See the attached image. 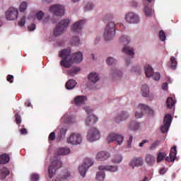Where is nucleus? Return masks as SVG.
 Instances as JSON below:
<instances>
[{
  "instance_id": "nucleus-1",
  "label": "nucleus",
  "mask_w": 181,
  "mask_h": 181,
  "mask_svg": "<svg viewBox=\"0 0 181 181\" xmlns=\"http://www.w3.org/2000/svg\"><path fill=\"white\" fill-rule=\"evenodd\" d=\"M59 57L62 58V60L60 62L61 66L69 69L71 67L74 62L75 63H81L83 62V52H78L71 56V50L70 49H62L59 53Z\"/></svg>"
},
{
  "instance_id": "nucleus-2",
  "label": "nucleus",
  "mask_w": 181,
  "mask_h": 181,
  "mask_svg": "<svg viewBox=\"0 0 181 181\" xmlns=\"http://www.w3.org/2000/svg\"><path fill=\"white\" fill-rule=\"evenodd\" d=\"M119 45L124 46L122 49V52L127 54V56H129V57H126L124 59L126 66H129V64H131V59H134L135 56L134 48L127 45L131 43V37L125 35H122L119 38Z\"/></svg>"
},
{
  "instance_id": "nucleus-3",
  "label": "nucleus",
  "mask_w": 181,
  "mask_h": 181,
  "mask_svg": "<svg viewBox=\"0 0 181 181\" xmlns=\"http://www.w3.org/2000/svg\"><path fill=\"white\" fill-rule=\"evenodd\" d=\"M117 25L120 27L124 26L122 23H115L114 21H110L106 25L103 33V37L105 40H112V39L115 37V35L117 33Z\"/></svg>"
},
{
  "instance_id": "nucleus-4",
  "label": "nucleus",
  "mask_w": 181,
  "mask_h": 181,
  "mask_svg": "<svg viewBox=\"0 0 181 181\" xmlns=\"http://www.w3.org/2000/svg\"><path fill=\"white\" fill-rule=\"evenodd\" d=\"M62 160H60V158H58L57 157H52L51 158V165L48 168V175L49 177L52 179L54 175H56V170L57 169H59V168H62Z\"/></svg>"
},
{
  "instance_id": "nucleus-5",
  "label": "nucleus",
  "mask_w": 181,
  "mask_h": 181,
  "mask_svg": "<svg viewBox=\"0 0 181 181\" xmlns=\"http://www.w3.org/2000/svg\"><path fill=\"white\" fill-rule=\"evenodd\" d=\"M83 110L88 114V116L85 120L86 127H91V125H94L98 122V117L93 113V109H91L90 107L86 106L83 107Z\"/></svg>"
},
{
  "instance_id": "nucleus-6",
  "label": "nucleus",
  "mask_w": 181,
  "mask_h": 181,
  "mask_svg": "<svg viewBox=\"0 0 181 181\" xmlns=\"http://www.w3.org/2000/svg\"><path fill=\"white\" fill-rule=\"evenodd\" d=\"M101 138V132L97 127H90L88 129L86 134V139L88 142H95Z\"/></svg>"
},
{
  "instance_id": "nucleus-7",
  "label": "nucleus",
  "mask_w": 181,
  "mask_h": 181,
  "mask_svg": "<svg viewBox=\"0 0 181 181\" xmlns=\"http://www.w3.org/2000/svg\"><path fill=\"white\" fill-rule=\"evenodd\" d=\"M66 142L69 145L77 146V145H81L83 143V136L78 132H72L66 138Z\"/></svg>"
},
{
  "instance_id": "nucleus-8",
  "label": "nucleus",
  "mask_w": 181,
  "mask_h": 181,
  "mask_svg": "<svg viewBox=\"0 0 181 181\" xmlns=\"http://www.w3.org/2000/svg\"><path fill=\"white\" fill-rule=\"evenodd\" d=\"M124 21L129 25H138L141 23V17L137 13L129 11L124 14Z\"/></svg>"
},
{
  "instance_id": "nucleus-9",
  "label": "nucleus",
  "mask_w": 181,
  "mask_h": 181,
  "mask_svg": "<svg viewBox=\"0 0 181 181\" xmlns=\"http://www.w3.org/2000/svg\"><path fill=\"white\" fill-rule=\"evenodd\" d=\"M144 112L148 114V115H153V110L146 105L139 104L135 113V118H142L144 117Z\"/></svg>"
},
{
  "instance_id": "nucleus-10",
  "label": "nucleus",
  "mask_w": 181,
  "mask_h": 181,
  "mask_svg": "<svg viewBox=\"0 0 181 181\" xmlns=\"http://www.w3.org/2000/svg\"><path fill=\"white\" fill-rule=\"evenodd\" d=\"M69 25H70V20L69 19H64L58 23L54 29V36H60V35H63L64 29L69 28Z\"/></svg>"
},
{
  "instance_id": "nucleus-11",
  "label": "nucleus",
  "mask_w": 181,
  "mask_h": 181,
  "mask_svg": "<svg viewBox=\"0 0 181 181\" xmlns=\"http://www.w3.org/2000/svg\"><path fill=\"white\" fill-rule=\"evenodd\" d=\"M94 165V160L91 158H86L82 164L79 165L78 171L82 177H86V173L88 170V168H91Z\"/></svg>"
},
{
  "instance_id": "nucleus-12",
  "label": "nucleus",
  "mask_w": 181,
  "mask_h": 181,
  "mask_svg": "<svg viewBox=\"0 0 181 181\" xmlns=\"http://www.w3.org/2000/svg\"><path fill=\"white\" fill-rule=\"evenodd\" d=\"M144 71L146 77H151L155 81H158L160 78V74H159V72H153V68L149 64L144 66Z\"/></svg>"
},
{
  "instance_id": "nucleus-13",
  "label": "nucleus",
  "mask_w": 181,
  "mask_h": 181,
  "mask_svg": "<svg viewBox=\"0 0 181 181\" xmlns=\"http://www.w3.org/2000/svg\"><path fill=\"white\" fill-rule=\"evenodd\" d=\"M5 15L6 21H16L19 18V10L15 7H10Z\"/></svg>"
},
{
  "instance_id": "nucleus-14",
  "label": "nucleus",
  "mask_w": 181,
  "mask_h": 181,
  "mask_svg": "<svg viewBox=\"0 0 181 181\" xmlns=\"http://www.w3.org/2000/svg\"><path fill=\"white\" fill-rule=\"evenodd\" d=\"M117 142L118 145H122L124 142V136L118 133H110L107 137V142L111 144V142Z\"/></svg>"
},
{
  "instance_id": "nucleus-15",
  "label": "nucleus",
  "mask_w": 181,
  "mask_h": 181,
  "mask_svg": "<svg viewBox=\"0 0 181 181\" xmlns=\"http://www.w3.org/2000/svg\"><path fill=\"white\" fill-rule=\"evenodd\" d=\"M49 11L54 15V16H63L65 12L64 6L60 4L51 6Z\"/></svg>"
},
{
  "instance_id": "nucleus-16",
  "label": "nucleus",
  "mask_w": 181,
  "mask_h": 181,
  "mask_svg": "<svg viewBox=\"0 0 181 181\" xmlns=\"http://www.w3.org/2000/svg\"><path fill=\"white\" fill-rule=\"evenodd\" d=\"M110 76L113 80H124L125 78V74L121 71V69L113 67L110 71Z\"/></svg>"
},
{
  "instance_id": "nucleus-17",
  "label": "nucleus",
  "mask_w": 181,
  "mask_h": 181,
  "mask_svg": "<svg viewBox=\"0 0 181 181\" xmlns=\"http://www.w3.org/2000/svg\"><path fill=\"white\" fill-rule=\"evenodd\" d=\"M163 124L160 127V131L163 134H168L172 124V115H166L164 117Z\"/></svg>"
},
{
  "instance_id": "nucleus-18",
  "label": "nucleus",
  "mask_w": 181,
  "mask_h": 181,
  "mask_svg": "<svg viewBox=\"0 0 181 181\" xmlns=\"http://www.w3.org/2000/svg\"><path fill=\"white\" fill-rule=\"evenodd\" d=\"M99 170H105L110 173H117L119 170V168L117 165H101L98 167Z\"/></svg>"
},
{
  "instance_id": "nucleus-19",
  "label": "nucleus",
  "mask_w": 181,
  "mask_h": 181,
  "mask_svg": "<svg viewBox=\"0 0 181 181\" xmlns=\"http://www.w3.org/2000/svg\"><path fill=\"white\" fill-rule=\"evenodd\" d=\"M87 103V96L86 95H77L72 100V104L76 107H81Z\"/></svg>"
},
{
  "instance_id": "nucleus-20",
  "label": "nucleus",
  "mask_w": 181,
  "mask_h": 181,
  "mask_svg": "<svg viewBox=\"0 0 181 181\" xmlns=\"http://www.w3.org/2000/svg\"><path fill=\"white\" fill-rule=\"evenodd\" d=\"M144 165V158L142 157H135L133 158L129 163V166L132 168V169H135V168H139Z\"/></svg>"
},
{
  "instance_id": "nucleus-21",
  "label": "nucleus",
  "mask_w": 181,
  "mask_h": 181,
  "mask_svg": "<svg viewBox=\"0 0 181 181\" xmlns=\"http://www.w3.org/2000/svg\"><path fill=\"white\" fill-rule=\"evenodd\" d=\"M128 118H129V113L122 111L115 117V121L117 124H121L122 121H127Z\"/></svg>"
},
{
  "instance_id": "nucleus-22",
  "label": "nucleus",
  "mask_w": 181,
  "mask_h": 181,
  "mask_svg": "<svg viewBox=\"0 0 181 181\" xmlns=\"http://www.w3.org/2000/svg\"><path fill=\"white\" fill-rule=\"evenodd\" d=\"M141 93L142 97L148 98L151 100H153V94L151 93V92L149 91V86H148V85H143L141 86Z\"/></svg>"
},
{
  "instance_id": "nucleus-23",
  "label": "nucleus",
  "mask_w": 181,
  "mask_h": 181,
  "mask_svg": "<svg viewBox=\"0 0 181 181\" xmlns=\"http://www.w3.org/2000/svg\"><path fill=\"white\" fill-rule=\"evenodd\" d=\"M86 24V20H79L78 21H76L73 27H72V30L75 33H80L81 32L83 27Z\"/></svg>"
},
{
  "instance_id": "nucleus-24",
  "label": "nucleus",
  "mask_w": 181,
  "mask_h": 181,
  "mask_svg": "<svg viewBox=\"0 0 181 181\" xmlns=\"http://www.w3.org/2000/svg\"><path fill=\"white\" fill-rule=\"evenodd\" d=\"M88 80L90 81V83H92V84H97L100 81V74L97 72H90L88 75Z\"/></svg>"
},
{
  "instance_id": "nucleus-25",
  "label": "nucleus",
  "mask_w": 181,
  "mask_h": 181,
  "mask_svg": "<svg viewBox=\"0 0 181 181\" xmlns=\"http://www.w3.org/2000/svg\"><path fill=\"white\" fill-rule=\"evenodd\" d=\"M61 121L65 124H75L76 117L66 113L62 117Z\"/></svg>"
},
{
  "instance_id": "nucleus-26",
  "label": "nucleus",
  "mask_w": 181,
  "mask_h": 181,
  "mask_svg": "<svg viewBox=\"0 0 181 181\" xmlns=\"http://www.w3.org/2000/svg\"><path fill=\"white\" fill-rule=\"evenodd\" d=\"M111 156L110 155V153L106 151H100L96 154V159L98 160H100L101 162L104 160H107Z\"/></svg>"
},
{
  "instance_id": "nucleus-27",
  "label": "nucleus",
  "mask_w": 181,
  "mask_h": 181,
  "mask_svg": "<svg viewBox=\"0 0 181 181\" xmlns=\"http://www.w3.org/2000/svg\"><path fill=\"white\" fill-rule=\"evenodd\" d=\"M145 162L146 165H148V166H153L156 162V158L154 155L147 153L145 156Z\"/></svg>"
},
{
  "instance_id": "nucleus-28",
  "label": "nucleus",
  "mask_w": 181,
  "mask_h": 181,
  "mask_svg": "<svg viewBox=\"0 0 181 181\" xmlns=\"http://www.w3.org/2000/svg\"><path fill=\"white\" fill-rule=\"evenodd\" d=\"M128 129H130V131H138L139 128H141V123L136 122V121H131L128 126Z\"/></svg>"
},
{
  "instance_id": "nucleus-29",
  "label": "nucleus",
  "mask_w": 181,
  "mask_h": 181,
  "mask_svg": "<svg viewBox=\"0 0 181 181\" xmlns=\"http://www.w3.org/2000/svg\"><path fill=\"white\" fill-rule=\"evenodd\" d=\"M70 177H71V175L70 174V172H69V170H66L64 172V175H62V176H58L57 177H56L55 180H53L52 181H63V180H66L67 179H70Z\"/></svg>"
},
{
  "instance_id": "nucleus-30",
  "label": "nucleus",
  "mask_w": 181,
  "mask_h": 181,
  "mask_svg": "<svg viewBox=\"0 0 181 181\" xmlns=\"http://www.w3.org/2000/svg\"><path fill=\"white\" fill-rule=\"evenodd\" d=\"M94 4L93 1H86L83 4V11L84 12H90V11H93L94 9Z\"/></svg>"
},
{
  "instance_id": "nucleus-31",
  "label": "nucleus",
  "mask_w": 181,
  "mask_h": 181,
  "mask_svg": "<svg viewBox=\"0 0 181 181\" xmlns=\"http://www.w3.org/2000/svg\"><path fill=\"white\" fill-rule=\"evenodd\" d=\"M69 153H70V148L69 147H61L57 151V154L59 156L69 155Z\"/></svg>"
},
{
  "instance_id": "nucleus-32",
  "label": "nucleus",
  "mask_w": 181,
  "mask_h": 181,
  "mask_svg": "<svg viewBox=\"0 0 181 181\" xmlns=\"http://www.w3.org/2000/svg\"><path fill=\"white\" fill-rule=\"evenodd\" d=\"M77 85V82L74 79H69L66 83V88L67 90H73Z\"/></svg>"
},
{
  "instance_id": "nucleus-33",
  "label": "nucleus",
  "mask_w": 181,
  "mask_h": 181,
  "mask_svg": "<svg viewBox=\"0 0 181 181\" xmlns=\"http://www.w3.org/2000/svg\"><path fill=\"white\" fill-rule=\"evenodd\" d=\"M9 175V170L6 168H2L0 169V179L2 180L6 179V176Z\"/></svg>"
},
{
  "instance_id": "nucleus-34",
  "label": "nucleus",
  "mask_w": 181,
  "mask_h": 181,
  "mask_svg": "<svg viewBox=\"0 0 181 181\" xmlns=\"http://www.w3.org/2000/svg\"><path fill=\"white\" fill-rule=\"evenodd\" d=\"M176 155H177V151L176 146H174L170 151V157L171 159V162H175V159H176Z\"/></svg>"
},
{
  "instance_id": "nucleus-35",
  "label": "nucleus",
  "mask_w": 181,
  "mask_h": 181,
  "mask_svg": "<svg viewBox=\"0 0 181 181\" xmlns=\"http://www.w3.org/2000/svg\"><path fill=\"white\" fill-rule=\"evenodd\" d=\"M168 66H170V67H171L173 70L177 67V61H176V58H175V57H170Z\"/></svg>"
},
{
  "instance_id": "nucleus-36",
  "label": "nucleus",
  "mask_w": 181,
  "mask_h": 181,
  "mask_svg": "<svg viewBox=\"0 0 181 181\" xmlns=\"http://www.w3.org/2000/svg\"><path fill=\"white\" fill-rule=\"evenodd\" d=\"M10 158L9 156L7 154H3L0 156V164L1 165H5L6 163H8L9 162Z\"/></svg>"
},
{
  "instance_id": "nucleus-37",
  "label": "nucleus",
  "mask_w": 181,
  "mask_h": 181,
  "mask_svg": "<svg viewBox=\"0 0 181 181\" xmlns=\"http://www.w3.org/2000/svg\"><path fill=\"white\" fill-rule=\"evenodd\" d=\"M166 104L168 108L172 109L173 108V107H175V105L176 104V100H175L173 98H168Z\"/></svg>"
},
{
  "instance_id": "nucleus-38",
  "label": "nucleus",
  "mask_w": 181,
  "mask_h": 181,
  "mask_svg": "<svg viewBox=\"0 0 181 181\" xmlns=\"http://www.w3.org/2000/svg\"><path fill=\"white\" fill-rule=\"evenodd\" d=\"M112 163L119 164L122 162V156L121 154H117L112 159Z\"/></svg>"
},
{
  "instance_id": "nucleus-39",
  "label": "nucleus",
  "mask_w": 181,
  "mask_h": 181,
  "mask_svg": "<svg viewBox=\"0 0 181 181\" xmlns=\"http://www.w3.org/2000/svg\"><path fill=\"white\" fill-rule=\"evenodd\" d=\"M144 13L146 16L151 18V16L153 15V10L152 9V8L148 7V6H145Z\"/></svg>"
},
{
  "instance_id": "nucleus-40",
  "label": "nucleus",
  "mask_w": 181,
  "mask_h": 181,
  "mask_svg": "<svg viewBox=\"0 0 181 181\" xmlns=\"http://www.w3.org/2000/svg\"><path fill=\"white\" fill-rule=\"evenodd\" d=\"M96 180L103 181L105 179V173L103 171H99L96 173L95 176Z\"/></svg>"
},
{
  "instance_id": "nucleus-41",
  "label": "nucleus",
  "mask_w": 181,
  "mask_h": 181,
  "mask_svg": "<svg viewBox=\"0 0 181 181\" xmlns=\"http://www.w3.org/2000/svg\"><path fill=\"white\" fill-rule=\"evenodd\" d=\"M80 71V68L78 67H75L73 69H70L68 71L67 74L68 76H71V77H74L77 73Z\"/></svg>"
},
{
  "instance_id": "nucleus-42",
  "label": "nucleus",
  "mask_w": 181,
  "mask_h": 181,
  "mask_svg": "<svg viewBox=\"0 0 181 181\" xmlns=\"http://www.w3.org/2000/svg\"><path fill=\"white\" fill-rule=\"evenodd\" d=\"M80 42L81 40L79 37H73L71 40V45H72V46H79Z\"/></svg>"
},
{
  "instance_id": "nucleus-43",
  "label": "nucleus",
  "mask_w": 181,
  "mask_h": 181,
  "mask_svg": "<svg viewBox=\"0 0 181 181\" xmlns=\"http://www.w3.org/2000/svg\"><path fill=\"white\" fill-rule=\"evenodd\" d=\"M106 63L108 66H115V64L117 63V59L112 57H110L106 59Z\"/></svg>"
},
{
  "instance_id": "nucleus-44",
  "label": "nucleus",
  "mask_w": 181,
  "mask_h": 181,
  "mask_svg": "<svg viewBox=\"0 0 181 181\" xmlns=\"http://www.w3.org/2000/svg\"><path fill=\"white\" fill-rule=\"evenodd\" d=\"M28 9V2L23 1L19 7L20 12H25Z\"/></svg>"
},
{
  "instance_id": "nucleus-45",
  "label": "nucleus",
  "mask_w": 181,
  "mask_h": 181,
  "mask_svg": "<svg viewBox=\"0 0 181 181\" xmlns=\"http://www.w3.org/2000/svg\"><path fill=\"white\" fill-rule=\"evenodd\" d=\"M165 156H166L165 153L159 152L157 156L158 163H160L161 160H163L165 159Z\"/></svg>"
},
{
  "instance_id": "nucleus-46",
  "label": "nucleus",
  "mask_w": 181,
  "mask_h": 181,
  "mask_svg": "<svg viewBox=\"0 0 181 181\" xmlns=\"http://www.w3.org/2000/svg\"><path fill=\"white\" fill-rule=\"evenodd\" d=\"M159 39L160 40H161V42H165V40H166V34L165 33V31L163 30H160L159 32Z\"/></svg>"
},
{
  "instance_id": "nucleus-47",
  "label": "nucleus",
  "mask_w": 181,
  "mask_h": 181,
  "mask_svg": "<svg viewBox=\"0 0 181 181\" xmlns=\"http://www.w3.org/2000/svg\"><path fill=\"white\" fill-rule=\"evenodd\" d=\"M159 144H160V141H154L151 144V146L149 147L150 151H153V150L156 149V148H158V146H159Z\"/></svg>"
},
{
  "instance_id": "nucleus-48",
  "label": "nucleus",
  "mask_w": 181,
  "mask_h": 181,
  "mask_svg": "<svg viewBox=\"0 0 181 181\" xmlns=\"http://www.w3.org/2000/svg\"><path fill=\"white\" fill-rule=\"evenodd\" d=\"M25 23H26V17L23 16L20 21H18V26L23 28V26H25Z\"/></svg>"
},
{
  "instance_id": "nucleus-49",
  "label": "nucleus",
  "mask_w": 181,
  "mask_h": 181,
  "mask_svg": "<svg viewBox=\"0 0 181 181\" xmlns=\"http://www.w3.org/2000/svg\"><path fill=\"white\" fill-rule=\"evenodd\" d=\"M67 128L64 127L59 131V136L60 138H64L66 136V134H67Z\"/></svg>"
},
{
  "instance_id": "nucleus-50",
  "label": "nucleus",
  "mask_w": 181,
  "mask_h": 181,
  "mask_svg": "<svg viewBox=\"0 0 181 181\" xmlns=\"http://www.w3.org/2000/svg\"><path fill=\"white\" fill-rule=\"evenodd\" d=\"M40 177L36 173H33L30 175V181H39Z\"/></svg>"
},
{
  "instance_id": "nucleus-51",
  "label": "nucleus",
  "mask_w": 181,
  "mask_h": 181,
  "mask_svg": "<svg viewBox=\"0 0 181 181\" xmlns=\"http://www.w3.org/2000/svg\"><path fill=\"white\" fill-rule=\"evenodd\" d=\"M43 16H45V13L42 11H39L36 14V18L38 21H42V19H43Z\"/></svg>"
},
{
  "instance_id": "nucleus-52",
  "label": "nucleus",
  "mask_w": 181,
  "mask_h": 181,
  "mask_svg": "<svg viewBox=\"0 0 181 181\" xmlns=\"http://www.w3.org/2000/svg\"><path fill=\"white\" fill-rule=\"evenodd\" d=\"M132 141H134V136L132 135H130L128 140H127V146L128 148H131L132 145Z\"/></svg>"
},
{
  "instance_id": "nucleus-53",
  "label": "nucleus",
  "mask_w": 181,
  "mask_h": 181,
  "mask_svg": "<svg viewBox=\"0 0 181 181\" xmlns=\"http://www.w3.org/2000/svg\"><path fill=\"white\" fill-rule=\"evenodd\" d=\"M112 14L111 13H108V14H106L103 16V21H104V22L108 21V19H112Z\"/></svg>"
},
{
  "instance_id": "nucleus-54",
  "label": "nucleus",
  "mask_w": 181,
  "mask_h": 181,
  "mask_svg": "<svg viewBox=\"0 0 181 181\" xmlns=\"http://www.w3.org/2000/svg\"><path fill=\"white\" fill-rule=\"evenodd\" d=\"M100 40H101V35L96 36V37L93 40V45H98L100 43Z\"/></svg>"
},
{
  "instance_id": "nucleus-55",
  "label": "nucleus",
  "mask_w": 181,
  "mask_h": 181,
  "mask_svg": "<svg viewBox=\"0 0 181 181\" xmlns=\"http://www.w3.org/2000/svg\"><path fill=\"white\" fill-rule=\"evenodd\" d=\"M48 139L49 141H54L56 139V134L54 132L50 133Z\"/></svg>"
},
{
  "instance_id": "nucleus-56",
  "label": "nucleus",
  "mask_w": 181,
  "mask_h": 181,
  "mask_svg": "<svg viewBox=\"0 0 181 181\" xmlns=\"http://www.w3.org/2000/svg\"><path fill=\"white\" fill-rule=\"evenodd\" d=\"M16 121L17 124H21L22 122V119H21V115L16 114Z\"/></svg>"
},
{
  "instance_id": "nucleus-57",
  "label": "nucleus",
  "mask_w": 181,
  "mask_h": 181,
  "mask_svg": "<svg viewBox=\"0 0 181 181\" xmlns=\"http://www.w3.org/2000/svg\"><path fill=\"white\" fill-rule=\"evenodd\" d=\"M35 29H36V25H35V23H31L30 25H28V30L32 31V30H35Z\"/></svg>"
},
{
  "instance_id": "nucleus-58",
  "label": "nucleus",
  "mask_w": 181,
  "mask_h": 181,
  "mask_svg": "<svg viewBox=\"0 0 181 181\" xmlns=\"http://www.w3.org/2000/svg\"><path fill=\"white\" fill-rule=\"evenodd\" d=\"M42 22H43V23H49V22H50V16H47L45 17Z\"/></svg>"
},
{
  "instance_id": "nucleus-59",
  "label": "nucleus",
  "mask_w": 181,
  "mask_h": 181,
  "mask_svg": "<svg viewBox=\"0 0 181 181\" xmlns=\"http://www.w3.org/2000/svg\"><path fill=\"white\" fill-rule=\"evenodd\" d=\"M149 142V140L148 139H145V140H143L139 144V146L140 148H142V146H144V144H148Z\"/></svg>"
},
{
  "instance_id": "nucleus-60",
  "label": "nucleus",
  "mask_w": 181,
  "mask_h": 181,
  "mask_svg": "<svg viewBox=\"0 0 181 181\" xmlns=\"http://www.w3.org/2000/svg\"><path fill=\"white\" fill-rule=\"evenodd\" d=\"M130 5L134 8H136V6H138V2H136V1L133 0L130 2Z\"/></svg>"
},
{
  "instance_id": "nucleus-61",
  "label": "nucleus",
  "mask_w": 181,
  "mask_h": 181,
  "mask_svg": "<svg viewBox=\"0 0 181 181\" xmlns=\"http://www.w3.org/2000/svg\"><path fill=\"white\" fill-rule=\"evenodd\" d=\"M166 168H162L159 171L160 175H165L166 173Z\"/></svg>"
},
{
  "instance_id": "nucleus-62",
  "label": "nucleus",
  "mask_w": 181,
  "mask_h": 181,
  "mask_svg": "<svg viewBox=\"0 0 181 181\" xmlns=\"http://www.w3.org/2000/svg\"><path fill=\"white\" fill-rule=\"evenodd\" d=\"M20 132L22 135H26V134H28V130H26V129H21Z\"/></svg>"
},
{
  "instance_id": "nucleus-63",
  "label": "nucleus",
  "mask_w": 181,
  "mask_h": 181,
  "mask_svg": "<svg viewBox=\"0 0 181 181\" xmlns=\"http://www.w3.org/2000/svg\"><path fill=\"white\" fill-rule=\"evenodd\" d=\"M163 90L167 91L168 90V83H164L162 86Z\"/></svg>"
},
{
  "instance_id": "nucleus-64",
  "label": "nucleus",
  "mask_w": 181,
  "mask_h": 181,
  "mask_svg": "<svg viewBox=\"0 0 181 181\" xmlns=\"http://www.w3.org/2000/svg\"><path fill=\"white\" fill-rule=\"evenodd\" d=\"M12 78H13V76L8 75L7 77V81H10V83H13Z\"/></svg>"
}]
</instances>
